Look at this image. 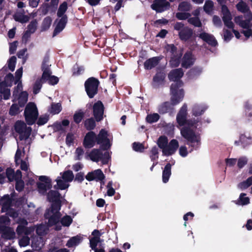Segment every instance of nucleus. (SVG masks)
Segmentation results:
<instances>
[{
	"label": "nucleus",
	"mask_w": 252,
	"mask_h": 252,
	"mask_svg": "<svg viewBox=\"0 0 252 252\" xmlns=\"http://www.w3.org/2000/svg\"><path fill=\"white\" fill-rule=\"evenodd\" d=\"M174 29L178 32V34L180 38L182 40L187 41L189 40L192 35V30L186 26L182 22H177L174 25Z\"/></svg>",
	"instance_id": "ddd939ff"
},
{
	"label": "nucleus",
	"mask_w": 252,
	"mask_h": 252,
	"mask_svg": "<svg viewBox=\"0 0 252 252\" xmlns=\"http://www.w3.org/2000/svg\"><path fill=\"white\" fill-rule=\"evenodd\" d=\"M205 103L197 102L190 108L191 115L194 117L187 119L188 106L185 103L180 109L176 116L177 127L180 129L181 135L186 139L192 147L198 146L200 143V136L197 132L198 127L201 124L200 116L208 109Z\"/></svg>",
	"instance_id": "f257e3e1"
},
{
	"label": "nucleus",
	"mask_w": 252,
	"mask_h": 252,
	"mask_svg": "<svg viewBox=\"0 0 252 252\" xmlns=\"http://www.w3.org/2000/svg\"><path fill=\"white\" fill-rule=\"evenodd\" d=\"M179 155L182 157H186L188 154L187 148L185 146H181L179 150Z\"/></svg>",
	"instance_id": "13d9d810"
},
{
	"label": "nucleus",
	"mask_w": 252,
	"mask_h": 252,
	"mask_svg": "<svg viewBox=\"0 0 252 252\" xmlns=\"http://www.w3.org/2000/svg\"><path fill=\"white\" fill-rule=\"evenodd\" d=\"M39 179L41 182L38 184L39 191L41 193H44L52 187L51 180L47 177L43 176H40Z\"/></svg>",
	"instance_id": "412c9836"
},
{
	"label": "nucleus",
	"mask_w": 252,
	"mask_h": 252,
	"mask_svg": "<svg viewBox=\"0 0 252 252\" xmlns=\"http://www.w3.org/2000/svg\"><path fill=\"white\" fill-rule=\"evenodd\" d=\"M252 185V176L249 177L246 181L240 183L238 185V188L241 189H245Z\"/></svg>",
	"instance_id": "4c0bfd02"
},
{
	"label": "nucleus",
	"mask_w": 252,
	"mask_h": 252,
	"mask_svg": "<svg viewBox=\"0 0 252 252\" xmlns=\"http://www.w3.org/2000/svg\"><path fill=\"white\" fill-rule=\"evenodd\" d=\"M94 115L97 121H101L103 118V105L101 102L97 101L94 107Z\"/></svg>",
	"instance_id": "b1692460"
},
{
	"label": "nucleus",
	"mask_w": 252,
	"mask_h": 252,
	"mask_svg": "<svg viewBox=\"0 0 252 252\" xmlns=\"http://www.w3.org/2000/svg\"><path fill=\"white\" fill-rule=\"evenodd\" d=\"M95 126V123L93 118L86 120L85 122V126L87 129H92Z\"/></svg>",
	"instance_id": "c03bdc74"
},
{
	"label": "nucleus",
	"mask_w": 252,
	"mask_h": 252,
	"mask_svg": "<svg viewBox=\"0 0 252 252\" xmlns=\"http://www.w3.org/2000/svg\"><path fill=\"white\" fill-rule=\"evenodd\" d=\"M176 84L172 85L171 87V102H165L159 105L158 107V111L160 114H164L168 112L172 107L178 104L183 99L184 96V92L183 89H176L174 87Z\"/></svg>",
	"instance_id": "20e7f679"
},
{
	"label": "nucleus",
	"mask_w": 252,
	"mask_h": 252,
	"mask_svg": "<svg viewBox=\"0 0 252 252\" xmlns=\"http://www.w3.org/2000/svg\"><path fill=\"white\" fill-rule=\"evenodd\" d=\"M52 21V19L49 17L44 19L42 23V29L43 30H46L50 27Z\"/></svg>",
	"instance_id": "8fccbe9b"
},
{
	"label": "nucleus",
	"mask_w": 252,
	"mask_h": 252,
	"mask_svg": "<svg viewBox=\"0 0 252 252\" xmlns=\"http://www.w3.org/2000/svg\"><path fill=\"white\" fill-rule=\"evenodd\" d=\"M95 141L97 139L95 133L93 131L89 132L85 137L84 146L86 148H91L94 145Z\"/></svg>",
	"instance_id": "393cba45"
},
{
	"label": "nucleus",
	"mask_w": 252,
	"mask_h": 252,
	"mask_svg": "<svg viewBox=\"0 0 252 252\" xmlns=\"http://www.w3.org/2000/svg\"><path fill=\"white\" fill-rule=\"evenodd\" d=\"M47 226L43 224L38 226L36 228V232L39 235H42L47 232Z\"/></svg>",
	"instance_id": "864d4df0"
},
{
	"label": "nucleus",
	"mask_w": 252,
	"mask_h": 252,
	"mask_svg": "<svg viewBox=\"0 0 252 252\" xmlns=\"http://www.w3.org/2000/svg\"><path fill=\"white\" fill-rule=\"evenodd\" d=\"M23 75V67H21L18 69L17 70V71L15 72V79H16V82L15 83H21L22 82L20 81V79L21 78Z\"/></svg>",
	"instance_id": "3c124183"
},
{
	"label": "nucleus",
	"mask_w": 252,
	"mask_h": 252,
	"mask_svg": "<svg viewBox=\"0 0 252 252\" xmlns=\"http://www.w3.org/2000/svg\"><path fill=\"white\" fill-rule=\"evenodd\" d=\"M13 80L14 77L11 73H9L5 76L3 82H1L0 79V100L2 99L1 94H3L4 99L9 98L10 92L8 87L12 85Z\"/></svg>",
	"instance_id": "6e6552de"
},
{
	"label": "nucleus",
	"mask_w": 252,
	"mask_h": 252,
	"mask_svg": "<svg viewBox=\"0 0 252 252\" xmlns=\"http://www.w3.org/2000/svg\"><path fill=\"white\" fill-rule=\"evenodd\" d=\"M99 82L94 78L88 79L85 82L86 91L88 96L92 98L96 94Z\"/></svg>",
	"instance_id": "f3484780"
},
{
	"label": "nucleus",
	"mask_w": 252,
	"mask_h": 252,
	"mask_svg": "<svg viewBox=\"0 0 252 252\" xmlns=\"http://www.w3.org/2000/svg\"><path fill=\"white\" fill-rule=\"evenodd\" d=\"M104 178V175L100 169H96L92 172H89L86 176V179L91 181L95 180L96 181H101Z\"/></svg>",
	"instance_id": "4be33fe9"
},
{
	"label": "nucleus",
	"mask_w": 252,
	"mask_h": 252,
	"mask_svg": "<svg viewBox=\"0 0 252 252\" xmlns=\"http://www.w3.org/2000/svg\"><path fill=\"white\" fill-rule=\"evenodd\" d=\"M171 164L170 163L167 164L164 168L162 172V182L166 183L171 175Z\"/></svg>",
	"instance_id": "c85d7f7f"
},
{
	"label": "nucleus",
	"mask_w": 252,
	"mask_h": 252,
	"mask_svg": "<svg viewBox=\"0 0 252 252\" xmlns=\"http://www.w3.org/2000/svg\"><path fill=\"white\" fill-rule=\"evenodd\" d=\"M48 198L52 202L51 207L47 210L45 217L48 220V225L55 226V229L59 230L61 226L59 224V218L60 216V195L57 191L51 190L48 194Z\"/></svg>",
	"instance_id": "f03ea898"
},
{
	"label": "nucleus",
	"mask_w": 252,
	"mask_h": 252,
	"mask_svg": "<svg viewBox=\"0 0 252 252\" xmlns=\"http://www.w3.org/2000/svg\"><path fill=\"white\" fill-rule=\"evenodd\" d=\"M158 63V59L157 57L152 58L146 61L144 63V66L146 69H151L156 66Z\"/></svg>",
	"instance_id": "72a5a7b5"
},
{
	"label": "nucleus",
	"mask_w": 252,
	"mask_h": 252,
	"mask_svg": "<svg viewBox=\"0 0 252 252\" xmlns=\"http://www.w3.org/2000/svg\"><path fill=\"white\" fill-rule=\"evenodd\" d=\"M49 120V115L46 114L41 115L38 119L37 124L38 125L41 126L46 124Z\"/></svg>",
	"instance_id": "de8ad7c7"
},
{
	"label": "nucleus",
	"mask_w": 252,
	"mask_h": 252,
	"mask_svg": "<svg viewBox=\"0 0 252 252\" xmlns=\"http://www.w3.org/2000/svg\"><path fill=\"white\" fill-rule=\"evenodd\" d=\"M248 159L246 157H241L238 159L237 166L239 168H242L248 163Z\"/></svg>",
	"instance_id": "49530a36"
},
{
	"label": "nucleus",
	"mask_w": 252,
	"mask_h": 252,
	"mask_svg": "<svg viewBox=\"0 0 252 252\" xmlns=\"http://www.w3.org/2000/svg\"><path fill=\"white\" fill-rule=\"evenodd\" d=\"M167 52L170 54L171 59L170 64L172 66H177L180 63V59L182 55L181 50H177L176 48L173 45H167L165 47Z\"/></svg>",
	"instance_id": "f8f14e48"
},
{
	"label": "nucleus",
	"mask_w": 252,
	"mask_h": 252,
	"mask_svg": "<svg viewBox=\"0 0 252 252\" xmlns=\"http://www.w3.org/2000/svg\"><path fill=\"white\" fill-rule=\"evenodd\" d=\"M233 37V35L232 33L228 31L227 30H224L223 31V38L224 40L228 42L230 41V40L231 39V38Z\"/></svg>",
	"instance_id": "052dcab7"
},
{
	"label": "nucleus",
	"mask_w": 252,
	"mask_h": 252,
	"mask_svg": "<svg viewBox=\"0 0 252 252\" xmlns=\"http://www.w3.org/2000/svg\"><path fill=\"white\" fill-rule=\"evenodd\" d=\"M85 158L86 159L90 158L94 162H97L101 160L103 164H106L110 158V154L109 151H105L102 154L99 150L93 149L86 155Z\"/></svg>",
	"instance_id": "0eeeda50"
},
{
	"label": "nucleus",
	"mask_w": 252,
	"mask_h": 252,
	"mask_svg": "<svg viewBox=\"0 0 252 252\" xmlns=\"http://www.w3.org/2000/svg\"><path fill=\"white\" fill-rule=\"evenodd\" d=\"M240 142L246 146L252 144V136L249 133L242 134L240 136Z\"/></svg>",
	"instance_id": "c756f323"
},
{
	"label": "nucleus",
	"mask_w": 252,
	"mask_h": 252,
	"mask_svg": "<svg viewBox=\"0 0 252 252\" xmlns=\"http://www.w3.org/2000/svg\"><path fill=\"white\" fill-rule=\"evenodd\" d=\"M190 8V5L188 2H183L179 6V10L182 11H189Z\"/></svg>",
	"instance_id": "09e8293b"
},
{
	"label": "nucleus",
	"mask_w": 252,
	"mask_h": 252,
	"mask_svg": "<svg viewBox=\"0 0 252 252\" xmlns=\"http://www.w3.org/2000/svg\"><path fill=\"white\" fill-rule=\"evenodd\" d=\"M9 223V219L7 216L0 218V232H2V236L7 239H13L15 237L14 230L7 226Z\"/></svg>",
	"instance_id": "1a4fd4ad"
},
{
	"label": "nucleus",
	"mask_w": 252,
	"mask_h": 252,
	"mask_svg": "<svg viewBox=\"0 0 252 252\" xmlns=\"http://www.w3.org/2000/svg\"><path fill=\"white\" fill-rule=\"evenodd\" d=\"M15 221L20 223L17 228V232L18 235L22 236L19 240V244L20 247H26L30 244L29 236H32V233L34 231L33 227L25 228L23 225L27 224V221L24 219H18Z\"/></svg>",
	"instance_id": "39448f33"
},
{
	"label": "nucleus",
	"mask_w": 252,
	"mask_h": 252,
	"mask_svg": "<svg viewBox=\"0 0 252 252\" xmlns=\"http://www.w3.org/2000/svg\"><path fill=\"white\" fill-rule=\"evenodd\" d=\"M250 199L249 197L246 196V194L241 193L240 195L239 199L237 200L236 204L241 205H245L249 204Z\"/></svg>",
	"instance_id": "ea45409f"
},
{
	"label": "nucleus",
	"mask_w": 252,
	"mask_h": 252,
	"mask_svg": "<svg viewBox=\"0 0 252 252\" xmlns=\"http://www.w3.org/2000/svg\"><path fill=\"white\" fill-rule=\"evenodd\" d=\"M100 233L97 230H94L92 233V237L90 239V247L94 252H105L103 248L97 249L96 246L101 243Z\"/></svg>",
	"instance_id": "6ab92c4d"
},
{
	"label": "nucleus",
	"mask_w": 252,
	"mask_h": 252,
	"mask_svg": "<svg viewBox=\"0 0 252 252\" xmlns=\"http://www.w3.org/2000/svg\"><path fill=\"white\" fill-rule=\"evenodd\" d=\"M199 32V33L197 34V36L212 46H215L217 44L216 40L212 35L203 31H201Z\"/></svg>",
	"instance_id": "5701e85b"
},
{
	"label": "nucleus",
	"mask_w": 252,
	"mask_h": 252,
	"mask_svg": "<svg viewBox=\"0 0 252 252\" xmlns=\"http://www.w3.org/2000/svg\"><path fill=\"white\" fill-rule=\"evenodd\" d=\"M133 148L135 151L137 152H142L144 150V147L142 144L137 143L133 144Z\"/></svg>",
	"instance_id": "338daca9"
},
{
	"label": "nucleus",
	"mask_w": 252,
	"mask_h": 252,
	"mask_svg": "<svg viewBox=\"0 0 252 252\" xmlns=\"http://www.w3.org/2000/svg\"><path fill=\"white\" fill-rule=\"evenodd\" d=\"M22 89V85L21 83H19L14 90L13 94L14 104L9 110V114L12 116L18 114L20 112V108L23 107L28 101V94L26 92H23Z\"/></svg>",
	"instance_id": "7ed1b4c3"
},
{
	"label": "nucleus",
	"mask_w": 252,
	"mask_h": 252,
	"mask_svg": "<svg viewBox=\"0 0 252 252\" xmlns=\"http://www.w3.org/2000/svg\"><path fill=\"white\" fill-rule=\"evenodd\" d=\"M194 61L195 59L192 53L190 52H189L186 53L183 57L182 66L188 68L193 64Z\"/></svg>",
	"instance_id": "a878e982"
},
{
	"label": "nucleus",
	"mask_w": 252,
	"mask_h": 252,
	"mask_svg": "<svg viewBox=\"0 0 252 252\" xmlns=\"http://www.w3.org/2000/svg\"><path fill=\"white\" fill-rule=\"evenodd\" d=\"M6 175L10 181H12L14 180V171L12 169L8 168L6 170Z\"/></svg>",
	"instance_id": "774afa93"
},
{
	"label": "nucleus",
	"mask_w": 252,
	"mask_h": 252,
	"mask_svg": "<svg viewBox=\"0 0 252 252\" xmlns=\"http://www.w3.org/2000/svg\"><path fill=\"white\" fill-rule=\"evenodd\" d=\"M82 240V237L80 235H77L70 238L66 243L68 248L74 247L78 245Z\"/></svg>",
	"instance_id": "7c9ffc66"
},
{
	"label": "nucleus",
	"mask_w": 252,
	"mask_h": 252,
	"mask_svg": "<svg viewBox=\"0 0 252 252\" xmlns=\"http://www.w3.org/2000/svg\"><path fill=\"white\" fill-rule=\"evenodd\" d=\"M183 75V72L182 69H176L172 70L168 75V77L171 81L174 82L172 84L171 87L172 85L176 84L175 87H174L176 89H182L181 87L182 85V83L179 80Z\"/></svg>",
	"instance_id": "a211bd4d"
},
{
	"label": "nucleus",
	"mask_w": 252,
	"mask_h": 252,
	"mask_svg": "<svg viewBox=\"0 0 252 252\" xmlns=\"http://www.w3.org/2000/svg\"><path fill=\"white\" fill-rule=\"evenodd\" d=\"M50 64L48 61H44L42 65L43 74L42 79L44 82H48L49 84L54 85L58 83L59 79L57 77L51 75V72L49 69Z\"/></svg>",
	"instance_id": "9b49d317"
},
{
	"label": "nucleus",
	"mask_w": 252,
	"mask_h": 252,
	"mask_svg": "<svg viewBox=\"0 0 252 252\" xmlns=\"http://www.w3.org/2000/svg\"><path fill=\"white\" fill-rule=\"evenodd\" d=\"M15 129L19 133L21 140L27 139L31 134V128L27 127L25 123L22 121H17L15 125Z\"/></svg>",
	"instance_id": "dca6fc26"
},
{
	"label": "nucleus",
	"mask_w": 252,
	"mask_h": 252,
	"mask_svg": "<svg viewBox=\"0 0 252 252\" xmlns=\"http://www.w3.org/2000/svg\"><path fill=\"white\" fill-rule=\"evenodd\" d=\"M84 154V151L81 148H78L75 151V158L77 160H80Z\"/></svg>",
	"instance_id": "69168bd1"
},
{
	"label": "nucleus",
	"mask_w": 252,
	"mask_h": 252,
	"mask_svg": "<svg viewBox=\"0 0 252 252\" xmlns=\"http://www.w3.org/2000/svg\"><path fill=\"white\" fill-rule=\"evenodd\" d=\"M67 21V18L65 16H63L58 22L57 25L54 30V35H56L60 32L64 28Z\"/></svg>",
	"instance_id": "cd10ccee"
},
{
	"label": "nucleus",
	"mask_w": 252,
	"mask_h": 252,
	"mask_svg": "<svg viewBox=\"0 0 252 252\" xmlns=\"http://www.w3.org/2000/svg\"><path fill=\"white\" fill-rule=\"evenodd\" d=\"M67 5L66 2H64L59 7V9L58 11V16L59 17H62L64 16L63 14L65 13L67 9Z\"/></svg>",
	"instance_id": "a18cd8bd"
},
{
	"label": "nucleus",
	"mask_w": 252,
	"mask_h": 252,
	"mask_svg": "<svg viewBox=\"0 0 252 252\" xmlns=\"http://www.w3.org/2000/svg\"><path fill=\"white\" fill-rule=\"evenodd\" d=\"M84 71V68L82 66L78 65L74 66L73 69V74L74 75H78L81 74Z\"/></svg>",
	"instance_id": "680f3d73"
},
{
	"label": "nucleus",
	"mask_w": 252,
	"mask_h": 252,
	"mask_svg": "<svg viewBox=\"0 0 252 252\" xmlns=\"http://www.w3.org/2000/svg\"><path fill=\"white\" fill-rule=\"evenodd\" d=\"M113 183L112 182H109L107 185V193L108 196H112L114 195L115 193V189L112 187Z\"/></svg>",
	"instance_id": "4d7b16f0"
},
{
	"label": "nucleus",
	"mask_w": 252,
	"mask_h": 252,
	"mask_svg": "<svg viewBox=\"0 0 252 252\" xmlns=\"http://www.w3.org/2000/svg\"><path fill=\"white\" fill-rule=\"evenodd\" d=\"M43 82H45L43 81L42 78L41 79H37L35 81L33 87V91L34 94H36L39 93L41 88L42 84Z\"/></svg>",
	"instance_id": "a19ab883"
},
{
	"label": "nucleus",
	"mask_w": 252,
	"mask_h": 252,
	"mask_svg": "<svg viewBox=\"0 0 252 252\" xmlns=\"http://www.w3.org/2000/svg\"><path fill=\"white\" fill-rule=\"evenodd\" d=\"M165 78V74L163 72L158 73L154 77V85L156 87L162 84Z\"/></svg>",
	"instance_id": "473e14b6"
},
{
	"label": "nucleus",
	"mask_w": 252,
	"mask_h": 252,
	"mask_svg": "<svg viewBox=\"0 0 252 252\" xmlns=\"http://www.w3.org/2000/svg\"><path fill=\"white\" fill-rule=\"evenodd\" d=\"M168 143V140L167 137L165 136H160L157 141V144L158 147L162 150V152L163 150L166 148Z\"/></svg>",
	"instance_id": "f704fd0d"
},
{
	"label": "nucleus",
	"mask_w": 252,
	"mask_h": 252,
	"mask_svg": "<svg viewBox=\"0 0 252 252\" xmlns=\"http://www.w3.org/2000/svg\"><path fill=\"white\" fill-rule=\"evenodd\" d=\"M25 119L29 125L33 124L36 120L38 113L35 104L30 102L28 104L24 112Z\"/></svg>",
	"instance_id": "9d476101"
},
{
	"label": "nucleus",
	"mask_w": 252,
	"mask_h": 252,
	"mask_svg": "<svg viewBox=\"0 0 252 252\" xmlns=\"http://www.w3.org/2000/svg\"><path fill=\"white\" fill-rule=\"evenodd\" d=\"M159 115L158 113L148 114L146 118V121L150 124L157 122L159 119Z\"/></svg>",
	"instance_id": "58836bf2"
},
{
	"label": "nucleus",
	"mask_w": 252,
	"mask_h": 252,
	"mask_svg": "<svg viewBox=\"0 0 252 252\" xmlns=\"http://www.w3.org/2000/svg\"><path fill=\"white\" fill-rule=\"evenodd\" d=\"M96 139L97 144L100 145L102 149L106 150L110 148L112 137L105 130H100L96 137Z\"/></svg>",
	"instance_id": "4468645a"
},
{
	"label": "nucleus",
	"mask_w": 252,
	"mask_h": 252,
	"mask_svg": "<svg viewBox=\"0 0 252 252\" xmlns=\"http://www.w3.org/2000/svg\"><path fill=\"white\" fill-rule=\"evenodd\" d=\"M14 18L16 21H18L21 23H26L29 20L28 17L24 15L21 12H17L14 15Z\"/></svg>",
	"instance_id": "e433bc0d"
},
{
	"label": "nucleus",
	"mask_w": 252,
	"mask_h": 252,
	"mask_svg": "<svg viewBox=\"0 0 252 252\" xmlns=\"http://www.w3.org/2000/svg\"><path fill=\"white\" fill-rule=\"evenodd\" d=\"M69 124V122L67 120H64L62 121V124L60 123H57L54 124V130H62L63 127L62 126H68Z\"/></svg>",
	"instance_id": "79ce46f5"
},
{
	"label": "nucleus",
	"mask_w": 252,
	"mask_h": 252,
	"mask_svg": "<svg viewBox=\"0 0 252 252\" xmlns=\"http://www.w3.org/2000/svg\"><path fill=\"white\" fill-rule=\"evenodd\" d=\"M188 22L195 27H199L201 26V23L198 17H193L189 19Z\"/></svg>",
	"instance_id": "5fc2aeb1"
},
{
	"label": "nucleus",
	"mask_w": 252,
	"mask_h": 252,
	"mask_svg": "<svg viewBox=\"0 0 252 252\" xmlns=\"http://www.w3.org/2000/svg\"><path fill=\"white\" fill-rule=\"evenodd\" d=\"M179 148V142L175 139L171 140L167 144L166 148L163 150L162 155L170 156L174 154Z\"/></svg>",
	"instance_id": "aec40b11"
},
{
	"label": "nucleus",
	"mask_w": 252,
	"mask_h": 252,
	"mask_svg": "<svg viewBox=\"0 0 252 252\" xmlns=\"http://www.w3.org/2000/svg\"><path fill=\"white\" fill-rule=\"evenodd\" d=\"M36 29V22L35 21L32 22L28 27L27 31H29L32 33H33Z\"/></svg>",
	"instance_id": "bf43d9fd"
},
{
	"label": "nucleus",
	"mask_w": 252,
	"mask_h": 252,
	"mask_svg": "<svg viewBox=\"0 0 252 252\" xmlns=\"http://www.w3.org/2000/svg\"><path fill=\"white\" fill-rule=\"evenodd\" d=\"M158 149L157 147H153L151 151V158L152 160L156 159L158 158Z\"/></svg>",
	"instance_id": "0e129e2a"
},
{
	"label": "nucleus",
	"mask_w": 252,
	"mask_h": 252,
	"mask_svg": "<svg viewBox=\"0 0 252 252\" xmlns=\"http://www.w3.org/2000/svg\"><path fill=\"white\" fill-rule=\"evenodd\" d=\"M16 62V58L15 56L11 57V58L8 61V67L11 71H13L15 69Z\"/></svg>",
	"instance_id": "603ef678"
},
{
	"label": "nucleus",
	"mask_w": 252,
	"mask_h": 252,
	"mask_svg": "<svg viewBox=\"0 0 252 252\" xmlns=\"http://www.w3.org/2000/svg\"><path fill=\"white\" fill-rule=\"evenodd\" d=\"M190 14L188 13L179 12L176 14L177 18L180 20H185L188 18Z\"/></svg>",
	"instance_id": "e2e57ef3"
},
{
	"label": "nucleus",
	"mask_w": 252,
	"mask_h": 252,
	"mask_svg": "<svg viewBox=\"0 0 252 252\" xmlns=\"http://www.w3.org/2000/svg\"><path fill=\"white\" fill-rule=\"evenodd\" d=\"M60 176L56 179L57 186L55 188L60 189H65L68 188L69 183L74 179V175L72 171L67 170L60 173Z\"/></svg>",
	"instance_id": "423d86ee"
},
{
	"label": "nucleus",
	"mask_w": 252,
	"mask_h": 252,
	"mask_svg": "<svg viewBox=\"0 0 252 252\" xmlns=\"http://www.w3.org/2000/svg\"><path fill=\"white\" fill-rule=\"evenodd\" d=\"M62 109V106L60 103H53L51 104V107L49 109V111L51 114L55 115L59 114L61 111Z\"/></svg>",
	"instance_id": "c9c22d12"
},
{
	"label": "nucleus",
	"mask_w": 252,
	"mask_h": 252,
	"mask_svg": "<svg viewBox=\"0 0 252 252\" xmlns=\"http://www.w3.org/2000/svg\"><path fill=\"white\" fill-rule=\"evenodd\" d=\"M83 117V113L80 111L76 112L73 117L74 121L76 123H79Z\"/></svg>",
	"instance_id": "6e6d98bb"
},
{
	"label": "nucleus",
	"mask_w": 252,
	"mask_h": 252,
	"mask_svg": "<svg viewBox=\"0 0 252 252\" xmlns=\"http://www.w3.org/2000/svg\"><path fill=\"white\" fill-rule=\"evenodd\" d=\"M213 2L209 0L206 1L204 6V9L205 11L208 14H210L213 10Z\"/></svg>",
	"instance_id": "37998d69"
},
{
	"label": "nucleus",
	"mask_w": 252,
	"mask_h": 252,
	"mask_svg": "<svg viewBox=\"0 0 252 252\" xmlns=\"http://www.w3.org/2000/svg\"><path fill=\"white\" fill-rule=\"evenodd\" d=\"M0 204L2 205V211L6 212V214L16 219L18 214L10 207L12 206L11 199L8 195H4L0 200Z\"/></svg>",
	"instance_id": "2eb2a0df"
},
{
	"label": "nucleus",
	"mask_w": 252,
	"mask_h": 252,
	"mask_svg": "<svg viewBox=\"0 0 252 252\" xmlns=\"http://www.w3.org/2000/svg\"><path fill=\"white\" fill-rule=\"evenodd\" d=\"M153 9L155 10L157 12H162L168 8L169 7V3L167 1H156L151 5Z\"/></svg>",
	"instance_id": "bb28decb"
},
{
	"label": "nucleus",
	"mask_w": 252,
	"mask_h": 252,
	"mask_svg": "<svg viewBox=\"0 0 252 252\" xmlns=\"http://www.w3.org/2000/svg\"><path fill=\"white\" fill-rule=\"evenodd\" d=\"M61 216V215L60 214V217L59 218V224L61 226V229L60 230H61L62 228L61 223L63 226L68 227L71 224L73 221L72 217L68 215H65L62 218L61 220H60Z\"/></svg>",
	"instance_id": "2f4dec72"
}]
</instances>
